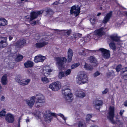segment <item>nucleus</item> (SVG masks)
Segmentation results:
<instances>
[{
  "label": "nucleus",
  "mask_w": 127,
  "mask_h": 127,
  "mask_svg": "<svg viewBox=\"0 0 127 127\" xmlns=\"http://www.w3.org/2000/svg\"><path fill=\"white\" fill-rule=\"evenodd\" d=\"M13 67H14V66L13 65L12 66H11V67H10V69L12 68H13Z\"/></svg>",
  "instance_id": "64"
},
{
  "label": "nucleus",
  "mask_w": 127,
  "mask_h": 127,
  "mask_svg": "<svg viewBox=\"0 0 127 127\" xmlns=\"http://www.w3.org/2000/svg\"><path fill=\"white\" fill-rule=\"evenodd\" d=\"M55 60L56 62V65L59 68H61L66 61V59L64 57H56L55 58Z\"/></svg>",
  "instance_id": "4"
},
{
  "label": "nucleus",
  "mask_w": 127,
  "mask_h": 127,
  "mask_svg": "<svg viewBox=\"0 0 127 127\" xmlns=\"http://www.w3.org/2000/svg\"><path fill=\"white\" fill-rule=\"evenodd\" d=\"M117 123L119 125H121L123 123V122L119 120H117Z\"/></svg>",
  "instance_id": "49"
},
{
  "label": "nucleus",
  "mask_w": 127,
  "mask_h": 127,
  "mask_svg": "<svg viewBox=\"0 0 127 127\" xmlns=\"http://www.w3.org/2000/svg\"><path fill=\"white\" fill-rule=\"evenodd\" d=\"M124 112V110H121L120 112V114L121 115H122Z\"/></svg>",
  "instance_id": "54"
},
{
  "label": "nucleus",
  "mask_w": 127,
  "mask_h": 127,
  "mask_svg": "<svg viewBox=\"0 0 127 127\" xmlns=\"http://www.w3.org/2000/svg\"><path fill=\"white\" fill-rule=\"evenodd\" d=\"M99 50L101 52L102 55L104 58L108 59L110 57V54L109 50L103 48H100Z\"/></svg>",
  "instance_id": "11"
},
{
  "label": "nucleus",
  "mask_w": 127,
  "mask_h": 127,
  "mask_svg": "<svg viewBox=\"0 0 127 127\" xmlns=\"http://www.w3.org/2000/svg\"><path fill=\"white\" fill-rule=\"evenodd\" d=\"M36 97L37 102L39 103H43L45 102V96L42 94L40 93L36 94L35 96Z\"/></svg>",
  "instance_id": "8"
},
{
  "label": "nucleus",
  "mask_w": 127,
  "mask_h": 127,
  "mask_svg": "<svg viewBox=\"0 0 127 127\" xmlns=\"http://www.w3.org/2000/svg\"><path fill=\"white\" fill-rule=\"evenodd\" d=\"M75 95L77 97L80 98H83L86 95L85 93L82 91H79L76 92Z\"/></svg>",
  "instance_id": "21"
},
{
  "label": "nucleus",
  "mask_w": 127,
  "mask_h": 127,
  "mask_svg": "<svg viewBox=\"0 0 127 127\" xmlns=\"http://www.w3.org/2000/svg\"><path fill=\"white\" fill-rule=\"evenodd\" d=\"M112 12L111 11L107 13L104 17L102 21V22L105 24L109 21L112 15Z\"/></svg>",
  "instance_id": "16"
},
{
  "label": "nucleus",
  "mask_w": 127,
  "mask_h": 127,
  "mask_svg": "<svg viewBox=\"0 0 127 127\" xmlns=\"http://www.w3.org/2000/svg\"><path fill=\"white\" fill-rule=\"evenodd\" d=\"M84 67L86 70H92L93 69V68L91 66L86 63H85Z\"/></svg>",
  "instance_id": "29"
},
{
  "label": "nucleus",
  "mask_w": 127,
  "mask_h": 127,
  "mask_svg": "<svg viewBox=\"0 0 127 127\" xmlns=\"http://www.w3.org/2000/svg\"><path fill=\"white\" fill-rule=\"evenodd\" d=\"M26 122L27 123L28 122H29L30 121L29 120V119H27L26 120Z\"/></svg>",
  "instance_id": "63"
},
{
  "label": "nucleus",
  "mask_w": 127,
  "mask_h": 127,
  "mask_svg": "<svg viewBox=\"0 0 127 127\" xmlns=\"http://www.w3.org/2000/svg\"><path fill=\"white\" fill-rule=\"evenodd\" d=\"M102 104L103 102L101 100H97L94 102L93 106L96 109H99Z\"/></svg>",
  "instance_id": "14"
},
{
  "label": "nucleus",
  "mask_w": 127,
  "mask_h": 127,
  "mask_svg": "<svg viewBox=\"0 0 127 127\" xmlns=\"http://www.w3.org/2000/svg\"><path fill=\"white\" fill-rule=\"evenodd\" d=\"M114 107L113 106H110L108 111L107 115L108 119L110 120L113 124H114L116 123L113 120L114 116Z\"/></svg>",
  "instance_id": "3"
},
{
  "label": "nucleus",
  "mask_w": 127,
  "mask_h": 127,
  "mask_svg": "<svg viewBox=\"0 0 127 127\" xmlns=\"http://www.w3.org/2000/svg\"><path fill=\"white\" fill-rule=\"evenodd\" d=\"M62 93L65 101L67 102H72L74 99L73 96L69 87L64 86L62 88Z\"/></svg>",
  "instance_id": "1"
},
{
  "label": "nucleus",
  "mask_w": 127,
  "mask_h": 127,
  "mask_svg": "<svg viewBox=\"0 0 127 127\" xmlns=\"http://www.w3.org/2000/svg\"><path fill=\"white\" fill-rule=\"evenodd\" d=\"M48 43L47 42L43 41L42 42L36 43L35 44V46L37 48H40L47 44Z\"/></svg>",
  "instance_id": "24"
},
{
  "label": "nucleus",
  "mask_w": 127,
  "mask_h": 127,
  "mask_svg": "<svg viewBox=\"0 0 127 127\" xmlns=\"http://www.w3.org/2000/svg\"><path fill=\"white\" fill-rule=\"evenodd\" d=\"M9 40H11L12 39V37L10 36H9Z\"/></svg>",
  "instance_id": "61"
},
{
  "label": "nucleus",
  "mask_w": 127,
  "mask_h": 127,
  "mask_svg": "<svg viewBox=\"0 0 127 127\" xmlns=\"http://www.w3.org/2000/svg\"><path fill=\"white\" fill-rule=\"evenodd\" d=\"M61 86L60 82H56L50 84L49 86V88L53 91H57L60 89Z\"/></svg>",
  "instance_id": "7"
},
{
  "label": "nucleus",
  "mask_w": 127,
  "mask_h": 127,
  "mask_svg": "<svg viewBox=\"0 0 127 127\" xmlns=\"http://www.w3.org/2000/svg\"><path fill=\"white\" fill-rule=\"evenodd\" d=\"M80 65L79 63H77L73 64L72 65L71 67V69H73L77 67Z\"/></svg>",
  "instance_id": "40"
},
{
  "label": "nucleus",
  "mask_w": 127,
  "mask_h": 127,
  "mask_svg": "<svg viewBox=\"0 0 127 127\" xmlns=\"http://www.w3.org/2000/svg\"><path fill=\"white\" fill-rule=\"evenodd\" d=\"M90 127H99L98 126L96 125H94L91 126Z\"/></svg>",
  "instance_id": "57"
},
{
  "label": "nucleus",
  "mask_w": 127,
  "mask_h": 127,
  "mask_svg": "<svg viewBox=\"0 0 127 127\" xmlns=\"http://www.w3.org/2000/svg\"><path fill=\"white\" fill-rule=\"evenodd\" d=\"M76 81L77 83L79 85L88 82V78L85 72L81 71L79 73L76 78Z\"/></svg>",
  "instance_id": "2"
},
{
  "label": "nucleus",
  "mask_w": 127,
  "mask_h": 127,
  "mask_svg": "<svg viewBox=\"0 0 127 127\" xmlns=\"http://www.w3.org/2000/svg\"><path fill=\"white\" fill-rule=\"evenodd\" d=\"M121 75L123 76V78L124 79L127 80V73L124 75H123V74H122V75Z\"/></svg>",
  "instance_id": "48"
},
{
  "label": "nucleus",
  "mask_w": 127,
  "mask_h": 127,
  "mask_svg": "<svg viewBox=\"0 0 127 127\" xmlns=\"http://www.w3.org/2000/svg\"><path fill=\"white\" fill-rule=\"evenodd\" d=\"M96 35L98 37H100L102 35L105 34L104 29L101 28L95 31Z\"/></svg>",
  "instance_id": "18"
},
{
  "label": "nucleus",
  "mask_w": 127,
  "mask_h": 127,
  "mask_svg": "<svg viewBox=\"0 0 127 127\" xmlns=\"http://www.w3.org/2000/svg\"><path fill=\"white\" fill-rule=\"evenodd\" d=\"M24 65L26 68L31 67L33 66V62L31 61H28L24 64Z\"/></svg>",
  "instance_id": "26"
},
{
  "label": "nucleus",
  "mask_w": 127,
  "mask_h": 127,
  "mask_svg": "<svg viewBox=\"0 0 127 127\" xmlns=\"http://www.w3.org/2000/svg\"><path fill=\"white\" fill-rule=\"evenodd\" d=\"M36 98V97L35 96H32L30 98V99H26L25 101L26 104L29 107H32L34 104Z\"/></svg>",
  "instance_id": "10"
},
{
  "label": "nucleus",
  "mask_w": 127,
  "mask_h": 127,
  "mask_svg": "<svg viewBox=\"0 0 127 127\" xmlns=\"http://www.w3.org/2000/svg\"><path fill=\"white\" fill-rule=\"evenodd\" d=\"M55 33H57L58 34H60V33H63V32H62V30H59L56 29L55 30Z\"/></svg>",
  "instance_id": "46"
},
{
  "label": "nucleus",
  "mask_w": 127,
  "mask_h": 127,
  "mask_svg": "<svg viewBox=\"0 0 127 127\" xmlns=\"http://www.w3.org/2000/svg\"><path fill=\"white\" fill-rule=\"evenodd\" d=\"M78 127H86V125L84 120H81L80 121L78 124Z\"/></svg>",
  "instance_id": "28"
},
{
  "label": "nucleus",
  "mask_w": 127,
  "mask_h": 127,
  "mask_svg": "<svg viewBox=\"0 0 127 127\" xmlns=\"http://www.w3.org/2000/svg\"><path fill=\"white\" fill-rule=\"evenodd\" d=\"M71 70L70 69H67L64 72L65 75L66 76H67L71 74Z\"/></svg>",
  "instance_id": "37"
},
{
  "label": "nucleus",
  "mask_w": 127,
  "mask_h": 127,
  "mask_svg": "<svg viewBox=\"0 0 127 127\" xmlns=\"http://www.w3.org/2000/svg\"><path fill=\"white\" fill-rule=\"evenodd\" d=\"M5 97L4 96H2L0 98V100L1 101H4L5 100Z\"/></svg>",
  "instance_id": "53"
},
{
  "label": "nucleus",
  "mask_w": 127,
  "mask_h": 127,
  "mask_svg": "<svg viewBox=\"0 0 127 127\" xmlns=\"http://www.w3.org/2000/svg\"><path fill=\"white\" fill-rule=\"evenodd\" d=\"M109 46L110 48L113 50L115 49L116 46L115 44L114 43H111L109 44Z\"/></svg>",
  "instance_id": "42"
},
{
  "label": "nucleus",
  "mask_w": 127,
  "mask_h": 127,
  "mask_svg": "<svg viewBox=\"0 0 127 127\" xmlns=\"http://www.w3.org/2000/svg\"><path fill=\"white\" fill-rule=\"evenodd\" d=\"M6 37L0 36V48L6 47L8 45Z\"/></svg>",
  "instance_id": "9"
},
{
  "label": "nucleus",
  "mask_w": 127,
  "mask_h": 127,
  "mask_svg": "<svg viewBox=\"0 0 127 127\" xmlns=\"http://www.w3.org/2000/svg\"><path fill=\"white\" fill-rule=\"evenodd\" d=\"M100 74V73L99 72L97 71L94 73V77H95L99 75Z\"/></svg>",
  "instance_id": "47"
},
{
  "label": "nucleus",
  "mask_w": 127,
  "mask_h": 127,
  "mask_svg": "<svg viewBox=\"0 0 127 127\" xmlns=\"http://www.w3.org/2000/svg\"><path fill=\"white\" fill-rule=\"evenodd\" d=\"M122 67V65H121L119 64L117 66L116 68V71L118 72L120 71L121 70Z\"/></svg>",
  "instance_id": "43"
},
{
  "label": "nucleus",
  "mask_w": 127,
  "mask_h": 127,
  "mask_svg": "<svg viewBox=\"0 0 127 127\" xmlns=\"http://www.w3.org/2000/svg\"><path fill=\"white\" fill-rule=\"evenodd\" d=\"M101 13H99L97 14V16H99L101 15Z\"/></svg>",
  "instance_id": "62"
},
{
  "label": "nucleus",
  "mask_w": 127,
  "mask_h": 127,
  "mask_svg": "<svg viewBox=\"0 0 127 127\" xmlns=\"http://www.w3.org/2000/svg\"><path fill=\"white\" fill-rule=\"evenodd\" d=\"M5 120L9 123H12L14 121V116L11 113H8L6 115Z\"/></svg>",
  "instance_id": "12"
},
{
  "label": "nucleus",
  "mask_w": 127,
  "mask_h": 127,
  "mask_svg": "<svg viewBox=\"0 0 127 127\" xmlns=\"http://www.w3.org/2000/svg\"><path fill=\"white\" fill-rule=\"evenodd\" d=\"M110 37L111 40L115 41H119L120 40V37L118 36L117 34L111 35Z\"/></svg>",
  "instance_id": "25"
},
{
  "label": "nucleus",
  "mask_w": 127,
  "mask_h": 127,
  "mask_svg": "<svg viewBox=\"0 0 127 127\" xmlns=\"http://www.w3.org/2000/svg\"><path fill=\"white\" fill-rule=\"evenodd\" d=\"M41 113L38 111H35L34 113V115L36 117H38L40 116Z\"/></svg>",
  "instance_id": "41"
},
{
  "label": "nucleus",
  "mask_w": 127,
  "mask_h": 127,
  "mask_svg": "<svg viewBox=\"0 0 127 127\" xmlns=\"http://www.w3.org/2000/svg\"><path fill=\"white\" fill-rule=\"evenodd\" d=\"M43 12V10H41L37 12H33L31 13L30 16V21H31L35 19L38 16L42 14Z\"/></svg>",
  "instance_id": "13"
},
{
  "label": "nucleus",
  "mask_w": 127,
  "mask_h": 127,
  "mask_svg": "<svg viewBox=\"0 0 127 127\" xmlns=\"http://www.w3.org/2000/svg\"><path fill=\"white\" fill-rule=\"evenodd\" d=\"M30 79H28L26 80L23 79L20 83V85L23 86H25L28 85L30 83Z\"/></svg>",
  "instance_id": "27"
},
{
  "label": "nucleus",
  "mask_w": 127,
  "mask_h": 127,
  "mask_svg": "<svg viewBox=\"0 0 127 127\" xmlns=\"http://www.w3.org/2000/svg\"><path fill=\"white\" fill-rule=\"evenodd\" d=\"M7 24V21L4 18L0 17V27L4 26Z\"/></svg>",
  "instance_id": "23"
},
{
  "label": "nucleus",
  "mask_w": 127,
  "mask_h": 127,
  "mask_svg": "<svg viewBox=\"0 0 127 127\" xmlns=\"http://www.w3.org/2000/svg\"><path fill=\"white\" fill-rule=\"evenodd\" d=\"M92 117V115L90 114L87 115L86 118V121H89L90 120V119Z\"/></svg>",
  "instance_id": "44"
},
{
  "label": "nucleus",
  "mask_w": 127,
  "mask_h": 127,
  "mask_svg": "<svg viewBox=\"0 0 127 127\" xmlns=\"http://www.w3.org/2000/svg\"><path fill=\"white\" fill-rule=\"evenodd\" d=\"M76 35L77 36L79 37H80L81 36L82 34L79 33H78Z\"/></svg>",
  "instance_id": "58"
},
{
  "label": "nucleus",
  "mask_w": 127,
  "mask_h": 127,
  "mask_svg": "<svg viewBox=\"0 0 127 127\" xmlns=\"http://www.w3.org/2000/svg\"><path fill=\"white\" fill-rule=\"evenodd\" d=\"M7 75L5 74L1 77V83L2 84L4 85H6L8 83Z\"/></svg>",
  "instance_id": "17"
},
{
  "label": "nucleus",
  "mask_w": 127,
  "mask_h": 127,
  "mask_svg": "<svg viewBox=\"0 0 127 127\" xmlns=\"http://www.w3.org/2000/svg\"><path fill=\"white\" fill-rule=\"evenodd\" d=\"M44 116V118L45 120L48 122L51 121V120L52 118V116L55 117L56 116L55 114L51 112L49 110H47Z\"/></svg>",
  "instance_id": "6"
},
{
  "label": "nucleus",
  "mask_w": 127,
  "mask_h": 127,
  "mask_svg": "<svg viewBox=\"0 0 127 127\" xmlns=\"http://www.w3.org/2000/svg\"><path fill=\"white\" fill-rule=\"evenodd\" d=\"M36 24V21H34V22L33 23H32V25H35Z\"/></svg>",
  "instance_id": "60"
},
{
  "label": "nucleus",
  "mask_w": 127,
  "mask_h": 127,
  "mask_svg": "<svg viewBox=\"0 0 127 127\" xmlns=\"http://www.w3.org/2000/svg\"><path fill=\"white\" fill-rule=\"evenodd\" d=\"M23 56L21 55H19L16 58V60L17 61H21L23 59Z\"/></svg>",
  "instance_id": "45"
},
{
  "label": "nucleus",
  "mask_w": 127,
  "mask_h": 127,
  "mask_svg": "<svg viewBox=\"0 0 127 127\" xmlns=\"http://www.w3.org/2000/svg\"><path fill=\"white\" fill-rule=\"evenodd\" d=\"M59 3V2L58 1H56L53 3V4L54 5H56L58 4Z\"/></svg>",
  "instance_id": "55"
},
{
  "label": "nucleus",
  "mask_w": 127,
  "mask_h": 127,
  "mask_svg": "<svg viewBox=\"0 0 127 127\" xmlns=\"http://www.w3.org/2000/svg\"><path fill=\"white\" fill-rule=\"evenodd\" d=\"M80 12V7L78 5H74L71 8L70 13L72 15H75L76 16L79 15Z\"/></svg>",
  "instance_id": "5"
},
{
  "label": "nucleus",
  "mask_w": 127,
  "mask_h": 127,
  "mask_svg": "<svg viewBox=\"0 0 127 127\" xmlns=\"http://www.w3.org/2000/svg\"><path fill=\"white\" fill-rule=\"evenodd\" d=\"M42 81L44 83H47L49 82V81L48 78L46 77H42L41 78Z\"/></svg>",
  "instance_id": "36"
},
{
  "label": "nucleus",
  "mask_w": 127,
  "mask_h": 127,
  "mask_svg": "<svg viewBox=\"0 0 127 127\" xmlns=\"http://www.w3.org/2000/svg\"><path fill=\"white\" fill-rule=\"evenodd\" d=\"M124 69V71H123L121 72V75H122V74H123L125 72L127 71V67H126L125 68H123L122 69Z\"/></svg>",
  "instance_id": "50"
},
{
  "label": "nucleus",
  "mask_w": 127,
  "mask_h": 127,
  "mask_svg": "<svg viewBox=\"0 0 127 127\" xmlns=\"http://www.w3.org/2000/svg\"><path fill=\"white\" fill-rule=\"evenodd\" d=\"M45 59V57L41 55H38L35 57L34 61L36 63L42 62Z\"/></svg>",
  "instance_id": "15"
},
{
  "label": "nucleus",
  "mask_w": 127,
  "mask_h": 127,
  "mask_svg": "<svg viewBox=\"0 0 127 127\" xmlns=\"http://www.w3.org/2000/svg\"><path fill=\"white\" fill-rule=\"evenodd\" d=\"M43 70V73L45 74L46 76L48 75L52 71V70L49 69L48 67H44Z\"/></svg>",
  "instance_id": "22"
},
{
  "label": "nucleus",
  "mask_w": 127,
  "mask_h": 127,
  "mask_svg": "<svg viewBox=\"0 0 127 127\" xmlns=\"http://www.w3.org/2000/svg\"><path fill=\"white\" fill-rule=\"evenodd\" d=\"M86 50L82 49L80 50L79 52V54L80 55H85L86 54Z\"/></svg>",
  "instance_id": "32"
},
{
  "label": "nucleus",
  "mask_w": 127,
  "mask_h": 127,
  "mask_svg": "<svg viewBox=\"0 0 127 127\" xmlns=\"http://www.w3.org/2000/svg\"><path fill=\"white\" fill-rule=\"evenodd\" d=\"M6 112L5 109L2 110L0 112V117H4L5 116Z\"/></svg>",
  "instance_id": "34"
},
{
  "label": "nucleus",
  "mask_w": 127,
  "mask_h": 127,
  "mask_svg": "<svg viewBox=\"0 0 127 127\" xmlns=\"http://www.w3.org/2000/svg\"><path fill=\"white\" fill-rule=\"evenodd\" d=\"M90 21L93 24H94L95 23V19L94 16H91L90 19Z\"/></svg>",
  "instance_id": "39"
},
{
  "label": "nucleus",
  "mask_w": 127,
  "mask_h": 127,
  "mask_svg": "<svg viewBox=\"0 0 127 127\" xmlns=\"http://www.w3.org/2000/svg\"><path fill=\"white\" fill-rule=\"evenodd\" d=\"M73 55V53L72 50L70 49H69L68 52L67 60L68 62H70L71 61Z\"/></svg>",
  "instance_id": "20"
},
{
  "label": "nucleus",
  "mask_w": 127,
  "mask_h": 127,
  "mask_svg": "<svg viewBox=\"0 0 127 127\" xmlns=\"http://www.w3.org/2000/svg\"><path fill=\"white\" fill-rule=\"evenodd\" d=\"M124 105L126 106H127V100L124 103Z\"/></svg>",
  "instance_id": "56"
},
{
  "label": "nucleus",
  "mask_w": 127,
  "mask_h": 127,
  "mask_svg": "<svg viewBox=\"0 0 127 127\" xmlns=\"http://www.w3.org/2000/svg\"><path fill=\"white\" fill-rule=\"evenodd\" d=\"M108 91L107 89H106L104 91L102 92V94H104L107 93Z\"/></svg>",
  "instance_id": "51"
},
{
  "label": "nucleus",
  "mask_w": 127,
  "mask_h": 127,
  "mask_svg": "<svg viewBox=\"0 0 127 127\" xmlns=\"http://www.w3.org/2000/svg\"><path fill=\"white\" fill-rule=\"evenodd\" d=\"M58 77L59 79H61L63 77H65L66 76L65 75L63 71H61L59 73Z\"/></svg>",
  "instance_id": "33"
},
{
  "label": "nucleus",
  "mask_w": 127,
  "mask_h": 127,
  "mask_svg": "<svg viewBox=\"0 0 127 127\" xmlns=\"http://www.w3.org/2000/svg\"><path fill=\"white\" fill-rule=\"evenodd\" d=\"M15 80L20 85V83L21 82L22 79L19 76H18L15 78Z\"/></svg>",
  "instance_id": "38"
},
{
  "label": "nucleus",
  "mask_w": 127,
  "mask_h": 127,
  "mask_svg": "<svg viewBox=\"0 0 127 127\" xmlns=\"http://www.w3.org/2000/svg\"><path fill=\"white\" fill-rule=\"evenodd\" d=\"M38 103H39L38 102H37V101H36L35 104V106L37 108H39L40 106L38 104Z\"/></svg>",
  "instance_id": "52"
},
{
  "label": "nucleus",
  "mask_w": 127,
  "mask_h": 127,
  "mask_svg": "<svg viewBox=\"0 0 127 127\" xmlns=\"http://www.w3.org/2000/svg\"><path fill=\"white\" fill-rule=\"evenodd\" d=\"M26 41L24 39L20 40H19L16 43H15L14 45L19 47H20L22 46H24L26 44Z\"/></svg>",
  "instance_id": "19"
},
{
  "label": "nucleus",
  "mask_w": 127,
  "mask_h": 127,
  "mask_svg": "<svg viewBox=\"0 0 127 127\" xmlns=\"http://www.w3.org/2000/svg\"><path fill=\"white\" fill-rule=\"evenodd\" d=\"M62 32H63V34L66 35V34L67 35H69L71 33V30H63Z\"/></svg>",
  "instance_id": "31"
},
{
  "label": "nucleus",
  "mask_w": 127,
  "mask_h": 127,
  "mask_svg": "<svg viewBox=\"0 0 127 127\" xmlns=\"http://www.w3.org/2000/svg\"><path fill=\"white\" fill-rule=\"evenodd\" d=\"M51 12V14H53V12L52 11V10H49V12L48 13H49V12ZM49 14H50V13H49Z\"/></svg>",
  "instance_id": "59"
},
{
  "label": "nucleus",
  "mask_w": 127,
  "mask_h": 127,
  "mask_svg": "<svg viewBox=\"0 0 127 127\" xmlns=\"http://www.w3.org/2000/svg\"><path fill=\"white\" fill-rule=\"evenodd\" d=\"M58 115L64 121V123H66V120L67 119V117L65 116L63 114L61 113H59L58 114Z\"/></svg>",
  "instance_id": "35"
},
{
  "label": "nucleus",
  "mask_w": 127,
  "mask_h": 127,
  "mask_svg": "<svg viewBox=\"0 0 127 127\" xmlns=\"http://www.w3.org/2000/svg\"><path fill=\"white\" fill-rule=\"evenodd\" d=\"M88 60L91 63H95L96 61L95 58L93 56H90L88 59Z\"/></svg>",
  "instance_id": "30"
}]
</instances>
